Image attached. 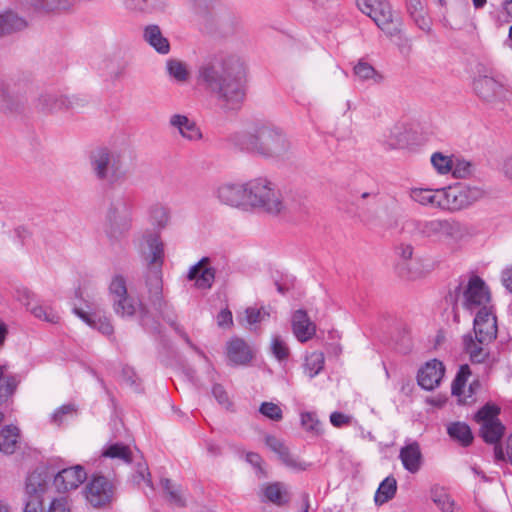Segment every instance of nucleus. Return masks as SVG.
<instances>
[{
  "label": "nucleus",
  "instance_id": "f257e3e1",
  "mask_svg": "<svg viewBox=\"0 0 512 512\" xmlns=\"http://www.w3.org/2000/svg\"><path fill=\"white\" fill-rule=\"evenodd\" d=\"M196 81L224 108L234 109L246 95V66L237 55L218 53L198 66Z\"/></svg>",
  "mask_w": 512,
  "mask_h": 512
},
{
  "label": "nucleus",
  "instance_id": "f03ea898",
  "mask_svg": "<svg viewBox=\"0 0 512 512\" xmlns=\"http://www.w3.org/2000/svg\"><path fill=\"white\" fill-rule=\"evenodd\" d=\"M231 141L239 149L266 159L285 161L293 154L292 143L284 130L269 122H253L235 132Z\"/></svg>",
  "mask_w": 512,
  "mask_h": 512
},
{
  "label": "nucleus",
  "instance_id": "7ed1b4c3",
  "mask_svg": "<svg viewBox=\"0 0 512 512\" xmlns=\"http://www.w3.org/2000/svg\"><path fill=\"white\" fill-rule=\"evenodd\" d=\"M306 208L302 196L290 191L284 194L275 184L266 178H254L248 181L246 211L256 210L272 216L290 211H302Z\"/></svg>",
  "mask_w": 512,
  "mask_h": 512
},
{
  "label": "nucleus",
  "instance_id": "20e7f679",
  "mask_svg": "<svg viewBox=\"0 0 512 512\" xmlns=\"http://www.w3.org/2000/svg\"><path fill=\"white\" fill-rule=\"evenodd\" d=\"M199 30L206 34L226 35L239 24L238 18L218 0H186Z\"/></svg>",
  "mask_w": 512,
  "mask_h": 512
},
{
  "label": "nucleus",
  "instance_id": "39448f33",
  "mask_svg": "<svg viewBox=\"0 0 512 512\" xmlns=\"http://www.w3.org/2000/svg\"><path fill=\"white\" fill-rule=\"evenodd\" d=\"M134 202L127 193L113 195L106 208L104 233L111 242L125 238L133 226Z\"/></svg>",
  "mask_w": 512,
  "mask_h": 512
},
{
  "label": "nucleus",
  "instance_id": "423d86ee",
  "mask_svg": "<svg viewBox=\"0 0 512 512\" xmlns=\"http://www.w3.org/2000/svg\"><path fill=\"white\" fill-rule=\"evenodd\" d=\"M447 300L453 305L455 317H457L460 307L471 314L493 308L490 291L478 276H472L466 284L460 285L454 292H450Z\"/></svg>",
  "mask_w": 512,
  "mask_h": 512
},
{
  "label": "nucleus",
  "instance_id": "0eeeda50",
  "mask_svg": "<svg viewBox=\"0 0 512 512\" xmlns=\"http://www.w3.org/2000/svg\"><path fill=\"white\" fill-rule=\"evenodd\" d=\"M89 161L92 174L97 180L110 186L123 184L127 180L124 157L120 152L98 148L91 152Z\"/></svg>",
  "mask_w": 512,
  "mask_h": 512
},
{
  "label": "nucleus",
  "instance_id": "6e6552de",
  "mask_svg": "<svg viewBox=\"0 0 512 512\" xmlns=\"http://www.w3.org/2000/svg\"><path fill=\"white\" fill-rule=\"evenodd\" d=\"M357 5L387 36L395 35L402 25L401 19L394 15L390 4L385 0H357Z\"/></svg>",
  "mask_w": 512,
  "mask_h": 512
},
{
  "label": "nucleus",
  "instance_id": "1a4fd4ad",
  "mask_svg": "<svg viewBox=\"0 0 512 512\" xmlns=\"http://www.w3.org/2000/svg\"><path fill=\"white\" fill-rule=\"evenodd\" d=\"M109 295L113 302L114 312L121 317H132L139 311L146 314V308L141 303H136L128 295L126 281L121 275H115L109 285Z\"/></svg>",
  "mask_w": 512,
  "mask_h": 512
},
{
  "label": "nucleus",
  "instance_id": "9d476101",
  "mask_svg": "<svg viewBox=\"0 0 512 512\" xmlns=\"http://www.w3.org/2000/svg\"><path fill=\"white\" fill-rule=\"evenodd\" d=\"M484 195L482 189L466 185L442 188L441 209L457 211L466 208Z\"/></svg>",
  "mask_w": 512,
  "mask_h": 512
},
{
  "label": "nucleus",
  "instance_id": "9b49d317",
  "mask_svg": "<svg viewBox=\"0 0 512 512\" xmlns=\"http://www.w3.org/2000/svg\"><path fill=\"white\" fill-rule=\"evenodd\" d=\"M499 408L486 404L475 415V421L480 425V434L487 443L496 444L504 434V426L497 418Z\"/></svg>",
  "mask_w": 512,
  "mask_h": 512
},
{
  "label": "nucleus",
  "instance_id": "f8f14e48",
  "mask_svg": "<svg viewBox=\"0 0 512 512\" xmlns=\"http://www.w3.org/2000/svg\"><path fill=\"white\" fill-rule=\"evenodd\" d=\"M248 195L247 182H224L215 190L218 201L224 205L246 211Z\"/></svg>",
  "mask_w": 512,
  "mask_h": 512
},
{
  "label": "nucleus",
  "instance_id": "ddd939ff",
  "mask_svg": "<svg viewBox=\"0 0 512 512\" xmlns=\"http://www.w3.org/2000/svg\"><path fill=\"white\" fill-rule=\"evenodd\" d=\"M394 267L398 275L406 279H419L437 267L434 258H396Z\"/></svg>",
  "mask_w": 512,
  "mask_h": 512
},
{
  "label": "nucleus",
  "instance_id": "4468645a",
  "mask_svg": "<svg viewBox=\"0 0 512 512\" xmlns=\"http://www.w3.org/2000/svg\"><path fill=\"white\" fill-rule=\"evenodd\" d=\"M476 95L487 103L503 101L508 96V89L499 80L489 75H479L473 82Z\"/></svg>",
  "mask_w": 512,
  "mask_h": 512
},
{
  "label": "nucleus",
  "instance_id": "2eb2a0df",
  "mask_svg": "<svg viewBox=\"0 0 512 512\" xmlns=\"http://www.w3.org/2000/svg\"><path fill=\"white\" fill-rule=\"evenodd\" d=\"M84 100L78 97L43 93L36 101V108L45 114H53L83 106Z\"/></svg>",
  "mask_w": 512,
  "mask_h": 512
},
{
  "label": "nucleus",
  "instance_id": "dca6fc26",
  "mask_svg": "<svg viewBox=\"0 0 512 512\" xmlns=\"http://www.w3.org/2000/svg\"><path fill=\"white\" fill-rule=\"evenodd\" d=\"M113 485L104 476H94L85 487L87 501L96 508L104 507L113 499Z\"/></svg>",
  "mask_w": 512,
  "mask_h": 512
},
{
  "label": "nucleus",
  "instance_id": "f3484780",
  "mask_svg": "<svg viewBox=\"0 0 512 512\" xmlns=\"http://www.w3.org/2000/svg\"><path fill=\"white\" fill-rule=\"evenodd\" d=\"M473 333L481 343H491L497 336V319L493 308L477 312L474 318Z\"/></svg>",
  "mask_w": 512,
  "mask_h": 512
},
{
  "label": "nucleus",
  "instance_id": "a211bd4d",
  "mask_svg": "<svg viewBox=\"0 0 512 512\" xmlns=\"http://www.w3.org/2000/svg\"><path fill=\"white\" fill-rule=\"evenodd\" d=\"M87 479V472L81 465L64 468L54 475L53 484L58 492L78 488Z\"/></svg>",
  "mask_w": 512,
  "mask_h": 512
},
{
  "label": "nucleus",
  "instance_id": "6ab92c4d",
  "mask_svg": "<svg viewBox=\"0 0 512 512\" xmlns=\"http://www.w3.org/2000/svg\"><path fill=\"white\" fill-rule=\"evenodd\" d=\"M27 102L23 92L9 84L0 86V111L4 114H16L23 111Z\"/></svg>",
  "mask_w": 512,
  "mask_h": 512
},
{
  "label": "nucleus",
  "instance_id": "aec40b11",
  "mask_svg": "<svg viewBox=\"0 0 512 512\" xmlns=\"http://www.w3.org/2000/svg\"><path fill=\"white\" fill-rule=\"evenodd\" d=\"M124 9L135 16L159 15L168 9L167 0H122Z\"/></svg>",
  "mask_w": 512,
  "mask_h": 512
},
{
  "label": "nucleus",
  "instance_id": "412c9836",
  "mask_svg": "<svg viewBox=\"0 0 512 512\" xmlns=\"http://www.w3.org/2000/svg\"><path fill=\"white\" fill-rule=\"evenodd\" d=\"M159 232L146 231L135 241V246L142 256H164L165 243Z\"/></svg>",
  "mask_w": 512,
  "mask_h": 512
},
{
  "label": "nucleus",
  "instance_id": "4be33fe9",
  "mask_svg": "<svg viewBox=\"0 0 512 512\" xmlns=\"http://www.w3.org/2000/svg\"><path fill=\"white\" fill-rule=\"evenodd\" d=\"M444 371L442 362L436 359L429 361L418 372V384L425 390H433L440 384Z\"/></svg>",
  "mask_w": 512,
  "mask_h": 512
},
{
  "label": "nucleus",
  "instance_id": "5701e85b",
  "mask_svg": "<svg viewBox=\"0 0 512 512\" xmlns=\"http://www.w3.org/2000/svg\"><path fill=\"white\" fill-rule=\"evenodd\" d=\"M169 125L176 129L184 139L188 141H199L202 139V132L196 122L183 114H173L169 118Z\"/></svg>",
  "mask_w": 512,
  "mask_h": 512
},
{
  "label": "nucleus",
  "instance_id": "b1692460",
  "mask_svg": "<svg viewBox=\"0 0 512 512\" xmlns=\"http://www.w3.org/2000/svg\"><path fill=\"white\" fill-rule=\"evenodd\" d=\"M471 375L470 368L467 364L461 365L459 371L452 383V394L459 397V402L463 404L469 403L468 398H471L475 390L479 388L478 380H474L468 387V394L465 393V384Z\"/></svg>",
  "mask_w": 512,
  "mask_h": 512
},
{
  "label": "nucleus",
  "instance_id": "393cba45",
  "mask_svg": "<svg viewBox=\"0 0 512 512\" xmlns=\"http://www.w3.org/2000/svg\"><path fill=\"white\" fill-rule=\"evenodd\" d=\"M162 265V258H152L149 276L147 278V286L151 303L157 308L161 309L162 302V279L159 272V267Z\"/></svg>",
  "mask_w": 512,
  "mask_h": 512
},
{
  "label": "nucleus",
  "instance_id": "a878e982",
  "mask_svg": "<svg viewBox=\"0 0 512 512\" xmlns=\"http://www.w3.org/2000/svg\"><path fill=\"white\" fill-rule=\"evenodd\" d=\"M408 196L421 206L441 209L442 188L412 187L408 190Z\"/></svg>",
  "mask_w": 512,
  "mask_h": 512
},
{
  "label": "nucleus",
  "instance_id": "bb28decb",
  "mask_svg": "<svg viewBox=\"0 0 512 512\" xmlns=\"http://www.w3.org/2000/svg\"><path fill=\"white\" fill-rule=\"evenodd\" d=\"M292 329L300 342L310 340L316 332V325L309 319L305 310H297L292 316Z\"/></svg>",
  "mask_w": 512,
  "mask_h": 512
},
{
  "label": "nucleus",
  "instance_id": "cd10ccee",
  "mask_svg": "<svg viewBox=\"0 0 512 512\" xmlns=\"http://www.w3.org/2000/svg\"><path fill=\"white\" fill-rule=\"evenodd\" d=\"M143 40L151 46L157 53L167 55L170 52V42L164 36L161 28L157 24H149L143 29Z\"/></svg>",
  "mask_w": 512,
  "mask_h": 512
},
{
  "label": "nucleus",
  "instance_id": "c85d7f7f",
  "mask_svg": "<svg viewBox=\"0 0 512 512\" xmlns=\"http://www.w3.org/2000/svg\"><path fill=\"white\" fill-rule=\"evenodd\" d=\"M188 278L194 280L195 285L200 289L210 288L214 281V270L210 266L209 258H201V260L190 269Z\"/></svg>",
  "mask_w": 512,
  "mask_h": 512
},
{
  "label": "nucleus",
  "instance_id": "c756f323",
  "mask_svg": "<svg viewBox=\"0 0 512 512\" xmlns=\"http://www.w3.org/2000/svg\"><path fill=\"white\" fill-rule=\"evenodd\" d=\"M51 481V475L45 469H37L33 471L26 481V493L30 497H39L47 491Z\"/></svg>",
  "mask_w": 512,
  "mask_h": 512
},
{
  "label": "nucleus",
  "instance_id": "7c9ffc66",
  "mask_svg": "<svg viewBox=\"0 0 512 512\" xmlns=\"http://www.w3.org/2000/svg\"><path fill=\"white\" fill-rule=\"evenodd\" d=\"M227 357L234 365H246L252 359V352L243 339L233 338L227 343Z\"/></svg>",
  "mask_w": 512,
  "mask_h": 512
},
{
  "label": "nucleus",
  "instance_id": "2f4dec72",
  "mask_svg": "<svg viewBox=\"0 0 512 512\" xmlns=\"http://www.w3.org/2000/svg\"><path fill=\"white\" fill-rule=\"evenodd\" d=\"M459 228V223L440 219L420 221L417 224L418 231L426 237L435 236L439 233H452L459 230Z\"/></svg>",
  "mask_w": 512,
  "mask_h": 512
},
{
  "label": "nucleus",
  "instance_id": "473e14b6",
  "mask_svg": "<svg viewBox=\"0 0 512 512\" xmlns=\"http://www.w3.org/2000/svg\"><path fill=\"white\" fill-rule=\"evenodd\" d=\"M261 495L263 501H268L276 506H283L290 500L287 486L282 482H273L262 485Z\"/></svg>",
  "mask_w": 512,
  "mask_h": 512
},
{
  "label": "nucleus",
  "instance_id": "72a5a7b5",
  "mask_svg": "<svg viewBox=\"0 0 512 512\" xmlns=\"http://www.w3.org/2000/svg\"><path fill=\"white\" fill-rule=\"evenodd\" d=\"M399 458L404 468L412 474L417 473L422 466V453L417 442L401 448Z\"/></svg>",
  "mask_w": 512,
  "mask_h": 512
},
{
  "label": "nucleus",
  "instance_id": "f704fd0d",
  "mask_svg": "<svg viewBox=\"0 0 512 512\" xmlns=\"http://www.w3.org/2000/svg\"><path fill=\"white\" fill-rule=\"evenodd\" d=\"M148 221L155 231H162L167 228L171 222L170 208L163 203H153L147 210Z\"/></svg>",
  "mask_w": 512,
  "mask_h": 512
},
{
  "label": "nucleus",
  "instance_id": "c9c22d12",
  "mask_svg": "<svg viewBox=\"0 0 512 512\" xmlns=\"http://www.w3.org/2000/svg\"><path fill=\"white\" fill-rule=\"evenodd\" d=\"M27 21L12 10L0 12V38L24 30Z\"/></svg>",
  "mask_w": 512,
  "mask_h": 512
},
{
  "label": "nucleus",
  "instance_id": "e433bc0d",
  "mask_svg": "<svg viewBox=\"0 0 512 512\" xmlns=\"http://www.w3.org/2000/svg\"><path fill=\"white\" fill-rule=\"evenodd\" d=\"M464 348L470 355V359L475 363H482L489 355L488 345L490 343H481L479 337L472 334L465 335L463 338Z\"/></svg>",
  "mask_w": 512,
  "mask_h": 512
},
{
  "label": "nucleus",
  "instance_id": "4c0bfd02",
  "mask_svg": "<svg viewBox=\"0 0 512 512\" xmlns=\"http://www.w3.org/2000/svg\"><path fill=\"white\" fill-rule=\"evenodd\" d=\"M34 10L42 13H69L73 10L72 0H31Z\"/></svg>",
  "mask_w": 512,
  "mask_h": 512
},
{
  "label": "nucleus",
  "instance_id": "58836bf2",
  "mask_svg": "<svg viewBox=\"0 0 512 512\" xmlns=\"http://www.w3.org/2000/svg\"><path fill=\"white\" fill-rule=\"evenodd\" d=\"M19 440V429L15 426H5L0 431V451L5 454H13L16 451Z\"/></svg>",
  "mask_w": 512,
  "mask_h": 512
},
{
  "label": "nucleus",
  "instance_id": "ea45409f",
  "mask_svg": "<svg viewBox=\"0 0 512 512\" xmlns=\"http://www.w3.org/2000/svg\"><path fill=\"white\" fill-rule=\"evenodd\" d=\"M166 71L170 78L180 84L186 83L190 78L187 64L179 59H168L166 61Z\"/></svg>",
  "mask_w": 512,
  "mask_h": 512
},
{
  "label": "nucleus",
  "instance_id": "a19ab883",
  "mask_svg": "<svg viewBox=\"0 0 512 512\" xmlns=\"http://www.w3.org/2000/svg\"><path fill=\"white\" fill-rule=\"evenodd\" d=\"M448 435L462 446H468L473 441L470 427L464 422H453L447 427Z\"/></svg>",
  "mask_w": 512,
  "mask_h": 512
},
{
  "label": "nucleus",
  "instance_id": "79ce46f5",
  "mask_svg": "<svg viewBox=\"0 0 512 512\" xmlns=\"http://www.w3.org/2000/svg\"><path fill=\"white\" fill-rule=\"evenodd\" d=\"M286 456H283L280 463L287 468L288 470L301 473L308 471L312 464L306 460H304L300 455L296 454L290 448L285 453Z\"/></svg>",
  "mask_w": 512,
  "mask_h": 512
},
{
  "label": "nucleus",
  "instance_id": "37998d69",
  "mask_svg": "<svg viewBox=\"0 0 512 512\" xmlns=\"http://www.w3.org/2000/svg\"><path fill=\"white\" fill-rule=\"evenodd\" d=\"M132 452L127 445L122 443H114L107 445L102 450V456L110 459H117L124 463H130Z\"/></svg>",
  "mask_w": 512,
  "mask_h": 512
},
{
  "label": "nucleus",
  "instance_id": "c03bdc74",
  "mask_svg": "<svg viewBox=\"0 0 512 512\" xmlns=\"http://www.w3.org/2000/svg\"><path fill=\"white\" fill-rule=\"evenodd\" d=\"M325 363V357L322 352L314 351L306 356L303 365L304 373L309 377L313 378L318 375Z\"/></svg>",
  "mask_w": 512,
  "mask_h": 512
},
{
  "label": "nucleus",
  "instance_id": "a18cd8bd",
  "mask_svg": "<svg viewBox=\"0 0 512 512\" xmlns=\"http://www.w3.org/2000/svg\"><path fill=\"white\" fill-rule=\"evenodd\" d=\"M160 484L165 491L166 499L170 504L177 507L185 506V499L179 485L172 483L171 480L167 478L162 479Z\"/></svg>",
  "mask_w": 512,
  "mask_h": 512
},
{
  "label": "nucleus",
  "instance_id": "49530a36",
  "mask_svg": "<svg viewBox=\"0 0 512 512\" xmlns=\"http://www.w3.org/2000/svg\"><path fill=\"white\" fill-rule=\"evenodd\" d=\"M354 74L360 81L380 83L383 80V76L378 73L372 65L365 61H359L354 66Z\"/></svg>",
  "mask_w": 512,
  "mask_h": 512
},
{
  "label": "nucleus",
  "instance_id": "de8ad7c7",
  "mask_svg": "<svg viewBox=\"0 0 512 512\" xmlns=\"http://www.w3.org/2000/svg\"><path fill=\"white\" fill-rule=\"evenodd\" d=\"M29 312L37 319L56 324L59 322V315L54 309L49 305H44L39 301L35 302L33 307L30 308Z\"/></svg>",
  "mask_w": 512,
  "mask_h": 512
},
{
  "label": "nucleus",
  "instance_id": "09e8293b",
  "mask_svg": "<svg viewBox=\"0 0 512 512\" xmlns=\"http://www.w3.org/2000/svg\"><path fill=\"white\" fill-rule=\"evenodd\" d=\"M74 313L84 322L97 329L102 334L111 335L113 333V326L107 319L99 318L98 320H94L89 314L79 308H74Z\"/></svg>",
  "mask_w": 512,
  "mask_h": 512
},
{
  "label": "nucleus",
  "instance_id": "8fccbe9b",
  "mask_svg": "<svg viewBox=\"0 0 512 512\" xmlns=\"http://www.w3.org/2000/svg\"><path fill=\"white\" fill-rule=\"evenodd\" d=\"M397 482L393 477H387L380 484L376 495L375 502L378 504H383L390 499H392L396 493Z\"/></svg>",
  "mask_w": 512,
  "mask_h": 512
},
{
  "label": "nucleus",
  "instance_id": "3c124183",
  "mask_svg": "<svg viewBox=\"0 0 512 512\" xmlns=\"http://www.w3.org/2000/svg\"><path fill=\"white\" fill-rule=\"evenodd\" d=\"M385 138L386 145L391 149L402 148L408 143L405 129L402 126H394Z\"/></svg>",
  "mask_w": 512,
  "mask_h": 512
},
{
  "label": "nucleus",
  "instance_id": "603ef678",
  "mask_svg": "<svg viewBox=\"0 0 512 512\" xmlns=\"http://www.w3.org/2000/svg\"><path fill=\"white\" fill-rule=\"evenodd\" d=\"M431 499L439 507V509H441L442 512H453L454 501L443 488H432Z\"/></svg>",
  "mask_w": 512,
  "mask_h": 512
},
{
  "label": "nucleus",
  "instance_id": "864d4df0",
  "mask_svg": "<svg viewBox=\"0 0 512 512\" xmlns=\"http://www.w3.org/2000/svg\"><path fill=\"white\" fill-rule=\"evenodd\" d=\"M18 383L15 376H5V367L0 366V403L15 392Z\"/></svg>",
  "mask_w": 512,
  "mask_h": 512
},
{
  "label": "nucleus",
  "instance_id": "5fc2aeb1",
  "mask_svg": "<svg viewBox=\"0 0 512 512\" xmlns=\"http://www.w3.org/2000/svg\"><path fill=\"white\" fill-rule=\"evenodd\" d=\"M270 316V307H248L245 310V317L240 322L245 321L247 325L253 326L267 319Z\"/></svg>",
  "mask_w": 512,
  "mask_h": 512
},
{
  "label": "nucleus",
  "instance_id": "6e6d98bb",
  "mask_svg": "<svg viewBox=\"0 0 512 512\" xmlns=\"http://www.w3.org/2000/svg\"><path fill=\"white\" fill-rule=\"evenodd\" d=\"M431 164L439 174H447L453 168V160L450 156L444 155L441 152H435L431 155Z\"/></svg>",
  "mask_w": 512,
  "mask_h": 512
},
{
  "label": "nucleus",
  "instance_id": "4d7b16f0",
  "mask_svg": "<svg viewBox=\"0 0 512 512\" xmlns=\"http://www.w3.org/2000/svg\"><path fill=\"white\" fill-rule=\"evenodd\" d=\"M265 445L277 455L279 462L281 461L283 456H286L285 453L290 448L284 440L277 438L274 435H265L264 437Z\"/></svg>",
  "mask_w": 512,
  "mask_h": 512
},
{
  "label": "nucleus",
  "instance_id": "13d9d810",
  "mask_svg": "<svg viewBox=\"0 0 512 512\" xmlns=\"http://www.w3.org/2000/svg\"><path fill=\"white\" fill-rule=\"evenodd\" d=\"M265 445L277 455L279 462L281 461L283 456H286L285 453L290 448L284 440L277 438L274 435H265L264 437Z\"/></svg>",
  "mask_w": 512,
  "mask_h": 512
},
{
  "label": "nucleus",
  "instance_id": "bf43d9fd",
  "mask_svg": "<svg viewBox=\"0 0 512 512\" xmlns=\"http://www.w3.org/2000/svg\"><path fill=\"white\" fill-rule=\"evenodd\" d=\"M271 352L278 360H284L289 356V348L285 340L279 335H273L271 339Z\"/></svg>",
  "mask_w": 512,
  "mask_h": 512
},
{
  "label": "nucleus",
  "instance_id": "052dcab7",
  "mask_svg": "<svg viewBox=\"0 0 512 512\" xmlns=\"http://www.w3.org/2000/svg\"><path fill=\"white\" fill-rule=\"evenodd\" d=\"M132 481L138 487H141L142 484H145L151 490H153L152 481L150 478V472L146 464L139 463L137 465V469L135 474L132 476Z\"/></svg>",
  "mask_w": 512,
  "mask_h": 512
},
{
  "label": "nucleus",
  "instance_id": "680f3d73",
  "mask_svg": "<svg viewBox=\"0 0 512 512\" xmlns=\"http://www.w3.org/2000/svg\"><path fill=\"white\" fill-rule=\"evenodd\" d=\"M259 412L273 421H280L283 418L281 408L273 402H263L260 405Z\"/></svg>",
  "mask_w": 512,
  "mask_h": 512
},
{
  "label": "nucleus",
  "instance_id": "e2e57ef3",
  "mask_svg": "<svg viewBox=\"0 0 512 512\" xmlns=\"http://www.w3.org/2000/svg\"><path fill=\"white\" fill-rule=\"evenodd\" d=\"M451 172L455 178H466L473 173V165L466 160H457L456 163L453 162Z\"/></svg>",
  "mask_w": 512,
  "mask_h": 512
},
{
  "label": "nucleus",
  "instance_id": "0e129e2a",
  "mask_svg": "<svg viewBox=\"0 0 512 512\" xmlns=\"http://www.w3.org/2000/svg\"><path fill=\"white\" fill-rule=\"evenodd\" d=\"M17 300L26 307L27 311L38 301L36 295L27 288L17 290Z\"/></svg>",
  "mask_w": 512,
  "mask_h": 512
},
{
  "label": "nucleus",
  "instance_id": "69168bd1",
  "mask_svg": "<svg viewBox=\"0 0 512 512\" xmlns=\"http://www.w3.org/2000/svg\"><path fill=\"white\" fill-rule=\"evenodd\" d=\"M47 512H71L70 500L64 496L53 499Z\"/></svg>",
  "mask_w": 512,
  "mask_h": 512
},
{
  "label": "nucleus",
  "instance_id": "338daca9",
  "mask_svg": "<svg viewBox=\"0 0 512 512\" xmlns=\"http://www.w3.org/2000/svg\"><path fill=\"white\" fill-rule=\"evenodd\" d=\"M212 394L217 402L224 408L229 409L232 406L228 393L220 384H215L213 386Z\"/></svg>",
  "mask_w": 512,
  "mask_h": 512
},
{
  "label": "nucleus",
  "instance_id": "774afa93",
  "mask_svg": "<svg viewBox=\"0 0 512 512\" xmlns=\"http://www.w3.org/2000/svg\"><path fill=\"white\" fill-rule=\"evenodd\" d=\"M301 425L306 431L318 433L320 430L319 421L312 413L301 414Z\"/></svg>",
  "mask_w": 512,
  "mask_h": 512
}]
</instances>
